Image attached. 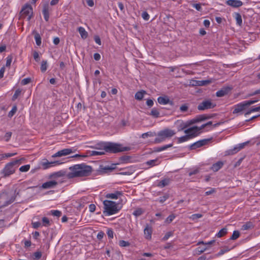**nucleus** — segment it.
<instances>
[{"instance_id":"12","label":"nucleus","mask_w":260,"mask_h":260,"mask_svg":"<svg viewBox=\"0 0 260 260\" xmlns=\"http://www.w3.org/2000/svg\"><path fill=\"white\" fill-rule=\"evenodd\" d=\"M74 151H73L72 149L71 148H66L63 149L62 150H60L54 154L53 155H52V157L55 158L57 157H61L63 156H66L68 155H69L72 153H73Z\"/></svg>"},{"instance_id":"52","label":"nucleus","mask_w":260,"mask_h":260,"mask_svg":"<svg viewBox=\"0 0 260 260\" xmlns=\"http://www.w3.org/2000/svg\"><path fill=\"white\" fill-rule=\"evenodd\" d=\"M203 217V215L202 214H193L190 217V218L193 220H197L199 218H200Z\"/></svg>"},{"instance_id":"25","label":"nucleus","mask_w":260,"mask_h":260,"mask_svg":"<svg viewBox=\"0 0 260 260\" xmlns=\"http://www.w3.org/2000/svg\"><path fill=\"white\" fill-rule=\"evenodd\" d=\"M223 165V162H222L221 161H219L214 164L212 166L211 169L212 170H213L214 172H217L222 167Z\"/></svg>"},{"instance_id":"56","label":"nucleus","mask_w":260,"mask_h":260,"mask_svg":"<svg viewBox=\"0 0 260 260\" xmlns=\"http://www.w3.org/2000/svg\"><path fill=\"white\" fill-rule=\"evenodd\" d=\"M51 214L52 215L56 217H60L61 215V212L59 210H51Z\"/></svg>"},{"instance_id":"22","label":"nucleus","mask_w":260,"mask_h":260,"mask_svg":"<svg viewBox=\"0 0 260 260\" xmlns=\"http://www.w3.org/2000/svg\"><path fill=\"white\" fill-rule=\"evenodd\" d=\"M144 233L145 238L148 240L150 239L152 233V228L147 224L144 229Z\"/></svg>"},{"instance_id":"13","label":"nucleus","mask_w":260,"mask_h":260,"mask_svg":"<svg viewBox=\"0 0 260 260\" xmlns=\"http://www.w3.org/2000/svg\"><path fill=\"white\" fill-rule=\"evenodd\" d=\"M116 164H113L111 166H104L101 165L98 170L100 174H104L109 172H111L115 168Z\"/></svg>"},{"instance_id":"36","label":"nucleus","mask_w":260,"mask_h":260,"mask_svg":"<svg viewBox=\"0 0 260 260\" xmlns=\"http://www.w3.org/2000/svg\"><path fill=\"white\" fill-rule=\"evenodd\" d=\"M208 249L207 247H199L197 248L194 250V252L196 254L200 255L205 252Z\"/></svg>"},{"instance_id":"31","label":"nucleus","mask_w":260,"mask_h":260,"mask_svg":"<svg viewBox=\"0 0 260 260\" xmlns=\"http://www.w3.org/2000/svg\"><path fill=\"white\" fill-rule=\"evenodd\" d=\"M146 93V92L143 90L138 91L135 95V98L139 101L142 100L144 97V94Z\"/></svg>"},{"instance_id":"24","label":"nucleus","mask_w":260,"mask_h":260,"mask_svg":"<svg viewBox=\"0 0 260 260\" xmlns=\"http://www.w3.org/2000/svg\"><path fill=\"white\" fill-rule=\"evenodd\" d=\"M122 195V193L120 191H115L113 193H107L106 198L111 199H117L118 197Z\"/></svg>"},{"instance_id":"1","label":"nucleus","mask_w":260,"mask_h":260,"mask_svg":"<svg viewBox=\"0 0 260 260\" xmlns=\"http://www.w3.org/2000/svg\"><path fill=\"white\" fill-rule=\"evenodd\" d=\"M69 170L70 172L67 175L68 179L87 177L91 174L92 171V167L85 163L75 165L69 167Z\"/></svg>"},{"instance_id":"26","label":"nucleus","mask_w":260,"mask_h":260,"mask_svg":"<svg viewBox=\"0 0 260 260\" xmlns=\"http://www.w3.org/2000/svg\"><path fill=\"white\" fill-rule=\"evenodd\" d=\"M171 182L170 178H165L161 181H159L157 186L159 187H164L168 185Z\"/></svg>"},{"instance_id":"7","label":"nucleus","mask_w":260,"mask_h":260,"mask_svg":"<svg viewBox=\"0 0 260 260\" xmlns=\"http://www.w3.org/2000/svg\"><path fill=\"white\" fill-rule=\"evenodd\" d=\"M21 17L27 18V20L29 21L33 15V10L30 4H25L22 8L20 12Z\"/></svg>"},{"instance_id":"45","label":"nucleus","mask_w":260,"mask_h":260,"mask_svg":"<svg viewBox=\"0 0 260 260\" xmlns=\"http://www.w3.org/2000/svg\"><path fill=\"white\" fill-rule=\"evenodd\" d=\"M260 111V106L259 107H255V108H252L250 109L248 111H247L245 113V115H248V114H250L252 112H257V111Z\"/></svg>"},{"instance_id":"48","label":"nucleus","mask_w":260,"mask_h":260,"mask_svg":"<svg viewBox=\"0 0 260 260\" xmlns=\"http://www.w3.org/2000/svg\"><path fill=\"white\" fill-rule=\"evenodd\" d=\"M258 101H259L258 100H257L256 101H253V100L245 101H243V103L244 104L245 106L247 108V107L249 106L250 105L257 102Z\"/></svg>"},{"instance_id":"41","label":"nucleus","mask_w":260,"mask_h":260,"mask_svg":"<svg viewBox=\"0 0 260 260\" xmlns=\"http://www.w3.org/2000/svg\"><path fill=\"white\" fill-rule=\"evenodd\" d=\"M189 139H190L188 137V136L186 134L185 136H183L178 138V143H181L184 142H186V141L189 140Z\"/></svg>"},{"instance_id":"49","label":"nucleus","mask_w":260,"mask_h":260,"mask_svg":"<svg viewBox=\"0 0 260 260\" xmlns=\"http://www.w3.org/2000/svg\"><path fill=\"white\" fill-rule=\"evenodd\" d=\"M21 92V90L20 89H17L15 91L14 95L12 96V100L13 101L16 100L17 99V98L20 95Z\"/></svg>"},{"instance_id":"16","label":"nucleus","mask_w":260,"mask_h":260,"mask_svg":"<svg viewBox=\"0 0 260 260\" xmlns=\"http://www.w3.org/2000/svg\"><path fill=\"white\" fill-rule=\"evenodd\" d=\"M249 143V142H246L243 143L238 144L237 146L235 147L233 149L230 150L229 152V154H234L239 151L240 150L243 149L246 145Z\"/></svg>"},{"instance_id":"29","label":"nucleus","mask_w":260,"mask_h":260,"mask_svg":"<svg viewBox=\"0 0 260 260\" xmlns=\"http://www.w3.org/2000/svg\"><path fill=\"white\" fill-rule=\"evenodd\" d=\"M234 17L236 19V24L241 26L242 24V19L241 15L239 13H235L234 14Z\"/></svg>"},{"instance_id":"59","label":"nucleus","mask_w":260,"mask_h":260,"mask_svg":"<svg viewBox=\"0 0 260 260\" xmlns=\"http://www.w3.org/2000/svg\"><path fill=\"white\" fill-rule=\"evenodd\" d=\"M188 109V106L187 104H184L180 107V110L182 112H186Z\"/></svg>"},{"instance_id":"20","label":"nucleus","mask_w":260,"mask_h":260,"mask_svg":"<svg viewBox=\"0 0 260 260\" xmlns=\"http://www.w3.org/2000/svg\"><path fill=\"white\" fill-rule=\"evenodd\" d=\"M226 3L234 8H239L243 5V2L240 0H228Z\"/></svg>"},{"instance_id":"58","label":"nucleus","mask_w":260,"mask_h":260,"mask_svg":"<svg viewBox=\"0 0 260 260\" xmlns=\"http://www.w3.org/2000/svg\"><path fill=\"white\" fill-rule=\"evenodd\" d=\"M157 161V159H152L146 162V164L149 166H151V167L154 166L156 165V162Z\"/></svg>"},{"instance_id":"32","label":"nucleus","mask_w":260,"mask_h":260,"mask_svg":"<svg viewBox=\"0 0 260 260\" xmlns=\"http://www.w3.org/2000/svg\"><path fill=\"white\" fill-rule=\"evenodd\" d=\"M173 146L172 144H170L168 145H166L161 147H157L154 148V152H160L167 149L168 148L171 147Z\"/></svg>"},{"instance_id":"57","label":"nucleus","mask_w":260,"mask_h":260,"mask_svg":"<svg viewBox=\"0 0 260 260\" xmlns=\"http://www.w3.org/2000/svg\"><path fill=\"white\" fill-rule=\"evenodd\" d=\"M143 213V210L141 208H139L134 211L133 214L136 216H139L142 215Z\"/></svg>"},{"instance_id":"61","label":"nucleus","mask_w":260,"mask_h":260,"mask_svg":"<svg viewBox=\"0 0 260 260\" xmlns=\"http://www.w3.org/2000/svg\"><path fill=\"white\" fill-rule=\"evenodd\" d=\"M12 133L10 132H7L6 133V134L4 136V139H5V141L8 142L10 140V139L12 136Z\"/></svg>"},{"instance_id":"15","label":"nucleus","mask_w":260,"mask_h":260,"mask_svg":"<svg viewBox=\"0 0 260 260\" xmlns=\"http://www.w3.org/2000/svg\"><path fill=\"white\" fill-rule=\"evenodd\" d=\"M44 161L41 162V165L43 167L44 169H47L55 165H60L61 164L62 162H60L59 161H48L47 159H44Z\"/></svg>"},{"instance_id":"9","label":"nucleus","mask_w":260,"mask_h":260,"mask_svg":"<svg viewBox=\"0 0 260 260\" xmlns=\"http://www.w3.org/2000/svg\"><path fill=\"white\" fill-rule=\"evenodd\" d=\"M211 140L212 138L200 140L190 145L189 146V148L190 150H195L198 148H200L207 145Z\"/></svg>"},{"instance_id":"3","label":"nucleus","mask_w":260,"mask_h":260,"mask_svg":"<svg viewBox=\"0 0 260 260\" xmlns=\"http://www.w3.org/2000/svg\"><path fill=\"white\" fill-rule=\"evenodd\" d=\"M104 213L106 216H109L117 213L120 209L118 208L117 204L113 201L105 200L103 202Z\"/></svg>"},{"instance_id":"23","label":"nucleus","mask_w":260,"mask_h":260,"mask_svg":"<svg viewBox=\"0 0 260 260\" xmlns=\"http://www.w3.org/2000/svg\"><path fill=\"white\" fill-rule=\"evenodd\" d=\"M157 102L159 104L161 105H166L170 104V105L173 104V102L170 101V99L168 96H159L157 98Z\"/></svg>"},{"instance_id":"44","label":"nucleus","mask_w":260,"mask_h":260,"mask_svg":"<svg viewBox=\"0 0 260 260\" xmlns=\"http://www.w3.org/2000/svg\"><path fill=\"white\" fill-rule=\"evenodd\" d=\"M42 255V254L41 251H36L33 254V259L35 260H38L41 258Z\"/></svg>"},{"instance_id":"17","label":"nucleus","mask_w":260,"mask_h":260,"mask_svg":"<svg viewBox=\"0 0 260 260\" xmlns=\"http://www.w3.org/2000/svg\"><path fill=\"white\" fill-rule=\"evenodd\" d=\"M232 89V88L229 86L223 87L220 90L216 92V95L217 97H222L227 94Z\"/></svg>"},{"instance_id":"4","label":"nucleus","mask_w":260,"mask_h":260,"mask_svg":"<svg viewBox=\"0 0 260 260\" xmlns=\"http://www.w3.org/2000/svg\"><path fill=\"white\" fill-rule=\"evenodd\" d=\"M176 134V132L169 128H165L159 132L156 136H157L154 141L155 143H160L164 141L167 138H170Z\"/></svg>"},{"instance_id":"33","label":"nucleus","mask_w":260,"mask_h":260,"mask_svg":"<svg viewBox=\"0 0 260 260\" xmlns=\"http://www.w3.org/2000/svg\"><path fill=\"white\" fill-rule=\"evenodd\" d=\"M228 233V229L226 228H223L221 229L216 234V237L221 238L225 236Z\"/></svg>"},{"instance_id":"50","label":"nucleus","mask_w":260,"mask_h":260,"mask_svg":"<svg viewBox=\"0 0 260 260\" xmlns=\"http://www.w3.org/2000/svg\"><path fill=\"white\" fill-rule=\"evenodd\" d=\"M17 110V108L16 106H14L13 107L12 110L9 112L8 116L11 118L16 112Z\"/></svg>"},{"instance_id":"35","label":"nucleus","mask_w":260,"mask_h":260,"mask_svg":"<svg viewBox=\"0 0 260 260\" xmlns=\"http://www.w3.org/2000/svg\"><path fill=\"white\" fill-rule=\"evenodd\" d=\"M232 248H229L226 246H224L215 255V256H219L225 252L229 251Z\"/></svg>"},{"instance_id":"60","label":"nucleus","mask_w":260,"mask_h":260,"mask_svg":"<svg viewBox=\"0 0 260 260\" xmlns=\"http://www.w3.org/2000/svg\"><path fill=\"white\" fill-rule=\"evenodd\" d=\"M173 235V232H167L164 237L162 238V240L163 241H166L171 236Z\"/></svg>"},{"instance_id":"64","label":"nucleus","mask_w":260,"mask_h":260,"mask_svg":"<svg viewBox=\"0 0 260 260\" xmlns=\"http://www.w3.org/2000/svg\"><path fill=\"white\" fill-rule=\"evenodd\" d=\"M256 94H260V89H257L253 92H252L248 94V96H252Z\"/></svg>"},{"instance_id":"47","label":"nucleus","mask_w":260,"mask_h":260,"mask_svg":"<svg viewBox=\"0 0 260 260\" xmlns=\"http://www.w3.org/2000/svg\"><path fill=\"white\" fill-rule=\"evenodd\" d=\"M30 169V165H26L21 166L19 168V171L21 172H25L28 171Z\"/></svg>"},{"instance_id":"14","label":"nucleus","mask_w":260,"mask_h":260,"mask_svg":"<svg viewBox=\"0 0 260 260\" xmlns=\"http://www.w3.org/2000/svg\"><path fill=\"white\" fill-rule=\"evenodd\" d=\"M246 108V106L243 103V102H242L234 106L233 108V109H234L233 111V113L234 114H239L240 113L242 112L243 110H244Z\"/></svg>"},{"instance_id":"30","label":"nucleus","mask_w":260,"mask_h":260,"mask_svg":"<svg viewBox=\"0 0 260 260\" xmlns=\"http://www.w3.org/2000/svg\"><path fill=\"white\" fill-rule=\"evenodd\" d=\"M253 223L251 221H247L242 226L241 230L243 231L253 229Z\"/></svg>"},{"instance_id":"27","label":"nucleus","mask_w":260,"mask_h":260,"mask_svg":"<svg viewBox=\"0 0 260 260\" xmlns=\"http://www.w3.org/2000/svg\"><path fill=\"white\" fill-rule=\"evenodd\" d=\"M101 144H98V146H99L100 147L98 148V147H96V149H99L100 151H96V150H94V151H92L91 152V155L92 156H96V155H104L105 154V150H103V149H100V148H101V146L100 145Z\"/></svg>"},{"instance_id":"6","label":"nucleus","mask_w":260,"mask_h":260,"mask_svg":"<svg viewBox=\"0 0 260 260\" xmlns=\"http://www.w3.org/2000/svg\"><path fill=\"white\" fill-rule=\"evenodd\" d=\"M20 160H15L8 163L2 171L4 177H8L14 173L16 169V166L19 163Z\"/></svg>"},{"instance_id":"43","label":"nucleus","mask_w":260,"mask_h":260,"mask_svg":"<svg viewBox=\"0 0 260 260\" xmlns=\"http://www.w3.org/2000/svg\"><path fill=\"white\" fill-rule=\"evenodd\" d=\"M131 159V157L127 155H123L119 158V160L123 163L128 162Z\"/></svg>"},{"instance_id":"54","label":"nucleus","mask_w":260,"mask_h":260,"mask_svg":"<svg viewBox=\"0 0 260 260\" xmlns=\"http://www.w3.org/2000/svg\"><path fill=\"white\" fill-rule=\"evenodd\" d=\"M169 198V195L168 194H165L164 196L159 197V202L160 203H163L165 202L167 199Z\"/></svg>"},{"instance_id":"2","label":"nucleus","mask_w":260,"mask_h":260,"mask_svg":"<svg viewBox=\"0 0 260 260\" xmlns=\"http://www.w3.org/2000/svg\"><path fill=\"white\" fill-rule=\"evenodd\" d=\"M100 145L102 147L100 148V149H103L105 151L109 153H116L129 150V148L128 147H123L121 144L112 142L102 143Z\"/></svg>"},{"instance_id":"53","label":"nucleus","mask_w":260,"mask_h":260,"mask_svg":"<svg viewBox=\"0 0 260 260\" xmlns=\"http://www.w3.org/2000/svg\"><path fill=\"white\" fill-rule=\"evenodd\" d=\"M175 218V215L173 214L169 215L165 220V222L167 223H170Z\"/></svg>"},{"instance_id":"19","label":"nucleus","mask_w":260,"mask_h":260,"mask_svg":"<svg viewBox=\"0 0 260 260\" xmlns=\"http://www.w3.org/2000/svg\"><path fill=\"white\" fill-rule=\"evenodd\" d=\"M64 175L65 172L63 171H60L50 174L48 176V178L57 181L59 178L63 177Z\"/></svg>"},{"instance_id":"5","label":"nucleus","mask_w":260,"mask_h":260,"mask_svg":"<svg viewBox=\"0 0 260 260\" xmlns=\"http://www.w3.org/2000/svg\"><path fill=\"white\" fill-rule=\"evenodd\" d=\"M15 200V197L9 193L3 191L0 193V208L8 206Z\"/></svg>"},{"instance_id":"21","label":"nucleus","mask_w":260,"mask_h":260,"mask_svg":"<svg viewBox=\"0 0 260 260\" xmlns=\"http://www.w3.org/2000/svg\"><path fill=\"white\" fill-rule=\"evenodd\" d=\"M42 13L45 21H48L49 19V6L48 4H45L43 6Z\"/></svg>"},{"instance_id":"38","label":"nucleus","mask_w":260,"mask_h":260,"mask_svg":"<svg viewBox=\"0 0 260 260\" xmlns=\"http://www.w3.org/2000/svg\"><path fill=\"white\" fill-rule=\"evenodd\" d=\"M47 61L43 60L41 65V71L42 73H44L47 69Z\"/></svg>"},{"instance_id":"10","label":"nucleus","mask_w":260,"mask_h":260,"mask_svg":"<svg viewBox=\"0 0 260 260\" xmlns=\"http://www.w3.org/2000/svg\"><path fill=\"white\" fill-rule=\"evenodd\" d=\"M216 105L213 104L210 100H205L199 104L198 106V109L200 111H203L213 108Z\"/></svg>"},{"instance_id":"63","label":"nucleus","mask_w":260,"mask_h":260,"mask_svg":"<svg viewBox=\"0 0 260 260\" xmlns=\"http://www.w3.org/2000/svg\"><path fill=\"white\" fill-rule=\"evenodd\" d=\"M31 79L29 78H24L21 81V84L25 85L30 82Z\"/></svg>"},{"instance_id":"11","label":"nucleus","mask_w":260,"mask_h":260,"mask_svg":"<svg viewBox=\"0 0 260 260\" xmlns=\"http://www.w3.org/2000/svg\"><path fill=\"white\" fill-rule=\"evenodd\" d=\"M62 181L59 182L56 180H53L47 181L42 184L41 186V188L43 189H51L55 188L58 183H61Z\"/></svg>"},{"instance_id":"39","label":"nucleus","mask_w":260,"mask_h":260,"mask_svg":"<svg viewBox=\"0 0 260 260\" xmlns=\"http://www.w3.org/2000/svg\"><path fill=\"white\" fill-rule=\"evenodd\" d=\"M156 136V134L154 132H149L144 133L142 135L141 137L143 139L146 138L148 137H154Z\"/></svg>"},{"instance_id":"40","label":"nucleus","mask_w":260,"mask_h":260,"mask_svg":"<svg viewBox=\"0 0 260 260\" xmlns=\"http://www.w3.org/2000/svg\"><path fill=\"white\" fill-rule=\"evenodd\" d=\"M240 234L238 231H234L230 239L232 240H236L240 237Z\"/></svg>"},{"instance_id":"18","label":"nucleus","mask_w":260,"mask_h":260,"mask_svg":"<svg viewBox=\"0 0 260 260\" xmlns=\"http://www.w3.org/2000/svg\"><path fill=\"white\" fill-rule=\"evenodd\" d=\"M175 124L177 128L178 132H180L183 130L184 131L186 128H187V125H186V122H184L182 120H177L175 122Z\"/></svg>"},{"instance_id":"28","label":"nucleus","mask_w":260,"mask_h":260,"mask_svg":"<svg viewBox=\"0 0 260 260\" xmlns=\"http://www.w3.org/2000/svg\"><path fill=\"white\" fill-rule=\"evenodd\" d=\"M78 30L82 39H85L87 38L88 32L85 30L84 27L80 26L78 28Z\"/></svg>"},{"instance_id":"46","label":"nucleus","mask_w":260,"mask_h":260,"mask_svg":"<svg viewBox=\"0 0 260 260\" xmlns=\"http://www.w3.org/2000/svg\"><path fill=\"white\" fill-rule=\"evenodd\" d=\"M43 225L45 226H49L50 225V222L49 219L46 217L42 218Z\"/></svg>"},{"instance_id":"42","label":"nucleus","mask_w":260,"mask_h":260,"mask_svg":"<svg viewBox=\"0 0 260 260\" xmlns=\"http://www.w3.org/2000/svg\"><path fill=\"white\" fill-rule=\"evenodd\" d=\"M209 117H208L206 116V115L203 114V115H198L196 118L197 119V122H200L202 121H204L207 119H208Z\"/></svg>"},{"instance_id":"62","label":"nucleus","mask_w":260,"mask_h":260,"mask_svg":"<svg viewBox=\"0 0 260 260\" xmlns=\"http://www.w3.org/2000/svg\"><path fill=\"white\" fill-rule=\"evenodd\" d=\"M198 122L197 121V119L195 118L193 119H191L190 120H188L187 121H186V125L187 127H189V126H190L191 125L195 123H197Z\"/></svg>"},{"instance_id":"34","label":"nucleus","mask_w":260,"mask_h":260,"mask_svg":"<svg viewBox=\"0 0 260 260\" xmlns=\"http://www.w3.org/2000/svg\"><path fill=\"white\" fill-rule=\"evenodd\" d=\"M33 33L35 34V39L36 41V44L39 46H40L42 42L41 37L40 34L35 31H34Z\"/></svg>"},{"instance_id":"37","label":"nucleus","mask_w":260,"mask_h":260,"mask_svg":"<svg viewBox=\"0 0 260 260\" xmlns=\"http://www.w3.org/2000/svg\"><path fill=\"white\" fill-rule=\"evenodd\" d=\"M150 115L154 118H158L159 116V112L157 109L154 108L151 110Z\"/></svg>"},{"instance_id":"55","label":"nucleus","mask_w":260,"mask_h":260,"mask_svg":"<svg viewBox=\"0 0 260 260\" xmlns=\"http://www.w3.org/2000/svg\"><path fill=\"white\" fill-rule=\"evenodd\" d=\"M211 83V80L199 81V86H205Z\"/></svg>"},{"instance_id":"51","label":"nucleus","mask_w":260,"mask_h":260,"mask_svg":"<svg viewBox=\"0 0 260 260\" xmlns=\"http://www.w3.org/2000/svg\"><path fill=\"white\" fill-rule=\"evenodd\" d=\"M119 245L121 247H127L130 245V243L124 240H120L119 241Z\"/></svg>"},{"instance_id":"8","label":"nucleus","mask_w":260,"mask_h":260,"mask_svg":"<svg viewBox=\"0 0 260 260\" xmlns=\"http://www.w3.org/2000/svg\"><path fill=\"white\" fill-rule=\"evenodd\" d=\"M202 129L200 126H193L191 127L184 130V133L186 134L190 139L195 138L199 136L201 133Z\"/></svg>"}]
</instances>
